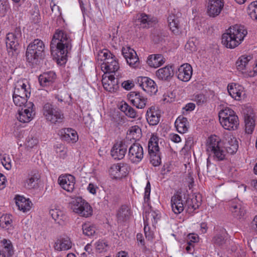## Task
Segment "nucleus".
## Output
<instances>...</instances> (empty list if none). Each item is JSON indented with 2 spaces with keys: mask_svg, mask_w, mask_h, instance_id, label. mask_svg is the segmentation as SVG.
Returning a JSON list of instances; mask_svg holds the SVG:
<instances>
[{
  "mask_svg": "<svg viewBox=\"0 0 257 257\" xmlns=\"http://www.w3.org/2000/svg\"><path fill=\"white\" fill-rule=\"evenodd\" d=\"M13 101L16 105L19 106H25L28 103L27 99L26 97H23V96H16L15 95H13Z\"/></svg>",
  "mask_w": 257,
  "mask_h": 257,
  "instance_id": "obj_48",
  "label": "nucleus"
},
{
  "mask_svg": "<svg viewBox=\"0 0 257 257\" xmlns=\"http://www.w3.org/2000/svg\"><path fill=\"white\" fill-rule=\"evenodd\" d=\"M83 233L87 236H92L95 234L96 229L94 225L89 223L82 225Z\"/></svg>",
  "mask_w": 257,
  "mask_h": 257,
  "instance_id": "obj_44",
  "label": "nucleus"
},
{
  "mask_svg": "<svg viewBox=\"0 0 257 257\" xmlns=\"http://www.w3.org/2000/svg\"><path fill=\"white\" fill-rule=\"evenodd\" d=\"M102 83L104 88L109 92H115L118 88V80L115 78L113 75L103 76Z\"/></svg>",
  "mask_w": 257,
  "mask_h": 257,
  "instance_id": "obj_24",
  "label": "nucleus"
},
{
  "mask_svg": "<svg viewBox=\"0 0 257 257\" xmlns=\"http://www.w3.org/2000/svg\"><path fill=\"white\" fill-rule=\"evenodd\" d=\"M127 149V141H121L113 146L111 150V155L115 160H121L124 157Z\"/></svg>",
  "mask_w": 257,
  "mask_h": 257,
  "instance_id": "obj_16",
  "label": "nucleus"
},
{
  "mask_svg": "<svg viewBox=\"0 0 257 257\" xmlns=\"http://www.w3.org/2000/svg\"><path fill=\"white\" fill-rule=\"evenodd\" d=\"M226 234L225 230L221 229L220 233L215 235L213 238L212 241L213 243L216 246H223L226 242Z\"/></svg>",
  "mask_w": 257,
  "mask_h": 257,
  "instance_id": "obj_38",
  "label": "nucleus"
},
{
  "mask_svg": "<svg viewBox=\"0 0 257 257\" xmlns=\"http://www.w3.org/2000/svg\"><path fill=\"white\" fill-rule=\"evenodd\" d=\"M34 105L31 102H29L26 105L25 108H22L19 111L17 119L22 122L27 123L30 122L35 115V110L34 108Z\"/></svg>",
  "mask_w": 257,
  "mask_h": 257,
  "instance_id": "obj_11",
  "label": "nucleus"
},
{
  "mask_svg": "<svg viewBox=\"0 0 257 257\" xmlns=\"http://www.w3.org/2000/svg\"><path fill=\"white\" fill-rule=\"evenodd\" d=\"M40 178V175L37 170L30 171L26 178L24 180V187L28 190H32L38 186V182Z\"/></svg>",
  "mask_w": 257,
  "mask_h": 257,
  "instance_id": "obj_12",
  "label": "nucleus"
},
{
  "mask_svg": "<svg viewBox=\"0 0 257 257\" xmlns=\"http://www.w3.org/2000/svg\"><path fill=\"white\" fill-rule=\"evenodd\" d=\"M58 181L61 187L67 192H72L74 189L75 178L72 175L61 176L58 178Z\"/></svg>",
  "mask_w": 257,
  "mask_h": 257,
  "instance_id": "obj_21",
  "label": "nucleus"
},
{
  "mask_svg": "<svg viewBox=\"0 0 257 257\" xmlns=\"http://www.w3.org/2000/svg\"><path fill=\"white\" fill-rule=\"evenodd\" d=\"M21 40L22 32L20 27H16L7 35L6 43L10 56H13L18 54L17 51Z\"/></svg>",
  "mask_w": 257,
  "mask_h": 257,
  "instance_id": "obj_7",
  "label": "nucleus"
},
{
  "mask_svg": "<svg viewBox=\"0 0 257 257\" xmlns=\"http://www.w3.org/2000/svg\"><path fill=\"white\" fill-rule=\"evenodd\" d=\"M127 97L131 103L138 109L144 108L148 102V99L139 92L132 91L128 93Z\"/></svg>",
  "mask_w": 257,
  "mask_h": 257,
  "instance_id": "obj_14",
  "label": "nucleus"
},
{
  "mask_svg": "<svg viewBox=\"0 0 257 257\" xmlns=\"http://www.w3.org/2000/svg\"><path fill=\"white\" fill-rule=\"evenodd\" d=\"M223 7V0H208L207 13L210 17L214 18L220 14Z\"/></svg>",
  "mask_w": 257,
  "mask_h": 257,
  "instance_id": "obj_17",
  "label": "nucleus"
},
{
  "mask_svg": "<svg viewBox=\"0 0 257 257\" xmlns=\"http://www.w3.org/2000/svg\"><path fill=\"white\" fill-rule=\"evenodd\" d=\"M128 135L132 136L134 139L138 140L141 136V129L138 125L132 126L128 130Z\"/></svg>",
  "mask_w": 257,
  "mask_h": 257,
  "instance_id": "obj_47",
  "label": "nucleus"
},
{
  "mask_svg": "<svg viewBox=\"0 0 257 257\" xmlns=\"http://www.w3.org/2000/svg\"><path fill=\"white\" fill-rule=\"evenodd\" d=\"M128 157L130 161L138 164L144 157V150L139 143H134L128 149Z\"/></svg>",
  "mask_w": 257,
  "mask_h": 257,
  "instance_id": "obj_10",
  "label": "nucleus"
},
{
  "mask_svg": "<svg viewBox=\"0 0 257 257\" xmlns=\"http://www.w3.org/2000/svg\"><path fill=\"white\" fill-rule=\"evenodd\" d=\"M61 139L67 143H74L78 139L77 132L71 128H64L61 129L59 132Z\"/></svg>",
  "mask_w": 257,
  "mask_h": 257,
  "instance_id": "obj_23",
  "label": "nucleus"
},
{
  "mask_svg": "<svg viewBox=\"0 0 257 257\" xmlns=\"http://www.w3.org/2000/svg\"><path fill=\"white\" fill-rule=\"evenodd\" d=\"M2 242L5 249L4 251L7 252L8 253V255H12L14 253V250L13 245L11 240L4 239L2 240Z\"/></svg>",
  "mask_w": 257,
  "mask_h": 257,
  "instance_id": "obj_50",
  "label": "nucleus"
},
{
  "mask_svg": "<svg viewBox=\"0 0 257 257\" xmlns=\"http://www.w3.org/2000/svg\"><path fill=\"white\" fill-rule=\"evenodd\" d=\"M121 86L125 89L128 90L134 86V84L132 81L127 80L122 82Z\"/></svg>",
  "mask_w": 257,
  "mask_h": 257,
  "instance_id": "obj_59",
  "label": "nucleus"
},
{
  "mask_svg": "<svg viewBox=\"0 0 257 257\" xmlns=\"http://www.w3.org/2000/svg\"><path fill=\"white\" fill-rule=\"evenodd\" d=\"M146 214L145 222H147L149 219L152 220L153 219L154 220V222L156 223L157 220L159 219L158 214L154 211H151L150 212H149L148 214L146 212Z\"/></svg>",
  "mask_w": 257,
  "mask_h": 257,
  "instance_id": "obj_54",
  "label": "nucleus"
},
{
  "mask_svg": "<svg viewBox=\"0 0 257 257\" xmlns=\"http://www.w3.org/2000/svg\"><path fill=\"white\" fill-rule=\"evenodd\" d=\"M247 33L242 26L236 25L230 27L222 35L221 42L227 48H234L242 42Z\"/></svg>",
  "mask_w": 257,
  "mask_h": 257,
  "instance_id": "obj_2",
  "label": "nucleus"
},
{
  "mask_svg": "<svg viewBox=\"0 0 257 257\" xmlns=\"http://www.w3.org/2000/svg\"><path fill=\"white\" fill-rule=\"evenodd\" d=\"M193 73L192 67L188 63H184L178 68L176 75L178 78L184 82H187L191 79Z\"/></svg>",
  "mask_w": 257,
  "mask_h": 257,
  "instance_id": "obj_19",
  "label": "nucleus"
},
{
  "mask_svg": "<svg viewBox=\"0 0 257 257\" xmlns=\"http://www.w3.org/2000/svg\"><path fill=\"white\" fill-rule=\"evenodd\" d=\"M220 140L216 136H211L207 140L206 151L209 156L211 155L217 161H222L225 159V152L220 147Z\"/></svg>",
  "mask_w": 257,
  "mask_h": 257,
  "instance_id": "obj_6",
  "label": "nucleus"
},
{
  "mask_svg": "<svg viewBox=\"0 0 257 257\" xmlns=\"http://www.w3.org/2000/svg\"><path fill=\"white\" fill-rule=\"evenodd\" d=\"M188 241H190V242H192L194 244L195 242H196L198 240V236L194 234H189L188 236Z\"/></svg>",
  "mask_w": 257,
  "mask_h": 257,
  "instance_id": "obj_64",
  "label": "nucleus"
},
{
  "mask_svg": "<svg viewBox=\"0 0 257 257\" xmlns=\"http://www.w3.org/2000/svg\"><path fill=\"white\" fill-rule=\"evenodd\" d=\"M95 244L96 249L100 252L102 251L104 248L107 246L106 243L103 242L102 240H99L97 241Z\"/></svg>",
  "mask_w": 257,
  "mask_h": 257,
  "instance_id": "obj_60",
  "label": "nucleus"
},
{
  "mask_svg": "<svg viewBox=\"0 0 257 257\" xmlns=\"http://www.w3.org/2000/svg\"><path fill=\"white\" fill-rule=\"evenodd\" d=\"M71 241L67 236L60 237L56 240L54 245L55 250L58 251L68 250L71 248Z\"/></svg>",
  "mask_w": 257,
  "mask_h": 257,
  "instance_id": "obj_27",
  "label": "nucleus"
},
{
  "mask_svg": "<svg viewBox=\"0 0 257 257\" xmlns=\"http://www.w3.org/2000/svg\"><path fill=\"white\" fill-rule=\"evenodd\" d=\"M38 143L37 138L31 134L26 139L25 145L27 148L32 149L36 146Z\"/></svg>",
  "mask_w": 257,
  "mask_h": 257,
  "instance_id": "obj_46",
  "label": "nucleus"
},
{
  "mask_svg": "<svg viewBox=\"0 0 257 257\" xmlns=\"http://www.w3.org/2000/svg\"><path fill=\"white\" fill-rule=\"evenodd\" d=\"M9 9L8 0H0V14L5 15Z\"/></svg>",
  "mask_w": 257,
  "mask_h": 257,
  "instance_id": "obj_52",
  "label": "nucleus"
},
{
  "mask_svg": "<svg viewBox=\"0 0 257 257\" xmlns=\"http://www.w3.org/2000/svg\"><path fill=\"white\" fill-rule=\"evenodd\" d=\"M245 132L248 134L252 133L254 128V119L253 116L246 114L244 115Z\"/></svg>",
  "mask_w": 257,
  "mask_h": 257,
  "instance_id": "obj_39",
  "label": "nucleus"
},
{
  "mask_svg": "<svg viewBox=\"0 0 257 257\" xmlns=\"http://www.w3.org/2000/svg\"><path fill=\"white\" fill-rule=\"evenodd\" d=\"M218 116L219 122L224 129L233 131L237 128L239 125L238 118L232 109L227 108L221 110Z\"/></svg>",
  "mask_w": 257,
  "mask_h": 257,
  "instance_id": "obj_5",
  "label": "nucleus"
},
{
  "mask_svg": "<svg viewBox=\"0 0 257 257\" xmlns=\"http://www.w3.org/2000/svg\"><path fill=\"white\" fill-rule=\"evenodd\" d=\"M151 192V184L149 181H148L146 186L145 188L144 201L148 203L150 200V195Z\"/></svg>",
  "mask_w": 257,
  "mask_h": 257,
  "instance_id": "obj_56",
  "label": "nucleus"
},
{
  "mask_svg": "<svg viewBox=\"0 0 257 257\" xmlns=\"http://www.w3.org/2000/svg\"><path fill=\"white\" fill-rule=\"evenodd\" d=\"M12 216L5 214L0 217V226L6 229H9L12 226Z\"/></svg>",
  "mask_w": 257,
  "mask_h": 257,
  "instance_id": "obj_42",
  "label": "nucleus"
},
{
  "mask_svg": "<svg viewBox=\"0 0 257 257\" xmlns=\"http://www.w3.org/2000/svg\"><path fill=\"white\" fill-rule=\"evenodd\" d=\"M138 20L140 22L141 26L144 28H149L157 23L156 17L145 13L140 14Z\"/></svg>",
  "mask_w": 257,
  "mask_h": 257,
  "instance_id": "obj_31",
  "label": "nucleus"
},
{
  "mask_svg": "<svg viewBox=\"0 0 257 257\" xmlns=\"http://www.w3.org/2000/svg\"><path fill=\"white\" fill-rule=\"evenodd\" d=\"M251 59L250 56H241L236 62L237 70L242 73H245L248 71L249 62Z\"/></svg>",
  "mask_w": 257,
  "mask_h": 257,
  "instance_id": "obj_34",
  "label": "nucleus"
},
{
  "mask_svg": "<svg viewBox=\"0 0 257 257\" xmlns=\"http://www.w3.org/2000/svg\"><path fill=\"white\" fill-rule=\"evenodd\" d=\"M98 187L92 183H89L87 187V190L92 194H95L96 192V189Z\"/></svg>",
  "mask_w": 257,
  "mask_h": 257,
  "instance_id": "obj_61",
  "label": "nucleus"
},
{
  "mask_svg": "<svg viewBox=\"0 0 257 257\" xmlns=\"http://www.w3.org/2000/svg\"><path fill=\"white\" fill-rule=\"evenodd\" d=\"M156 74L160 80L169 81L173 76L174 73L172 66L167 65L158 69Z\"/></svg>",
  "mask_w": 257,
  "mask_h": 257,
  "instance_id": "obj_28",
  "label": "nucleus"
},
{
  "mask_svg": "<svg viewBox=\"0 0 257 257\" xmlns=\"http://www.w3.org/2000/svg\"><path fill=\"white\" fill-rule=\"evenodd\" d=\"M181 13L176 11H172L169 14L167 20L170 30L175 35H179L181 32L180 26V17Z\"/></svg>",
  "mask_w": 257,
  "mask_h": 257,
  "instance_id": "obj_15",
  "label": "nucleus"
},
{
  "mask_svg": "<svg viewBox=\"0 0 257 257\" xmlns=\"http://www.w3.org/2000/svg\"><path fill=\"white\" fill-rule=\"evenodd\" d=\"M227 89L229 95L233 98L238 100L240 99L243 89L242 86L236 83H232L228 86Z\"/></svg>",
  "mask_w": 257,
  "mask_h": 257,
  "instance_id": "obj_33",
  "label": "nucleus"
},
{
  "mask_svg": "<svg viewBox=\"0 0 257 257\" xmlns=\"http://www.w3.org/2000/svg\"><path fill=\"white\" fill-rule=\"evenodd\" d=\"M119 68L118 63L116 60L115 56L109 58L106 62H103L101 65V68L106 71L107 73H115Z\"/></svg>",
  "mask_w": 257,
  "mask_h": 257,
  "instance_id": "obj_29",
  "label": "nucleus"
},
{
  "mask_svg": "<svg viewBox=\"0 0 257 257\" xmlns=\"http://www.w3.org/2000/svg\"><path fill=\"white\" fill-rule=\"evenodd\" d=\"M57 79V75L55 72L49 71L44 72L39 77V81L42 86H50L54 83Z\"/></svg>",
  "mask_w": 257,
  "mask_h": 257,
  "instance_id": "obj_26",
  "label": "nucleus"
},
{
  "mask_svg": "<svg viewBox=\"0 0 257 257\" xmlns=\"http://www.w3.org/2000/svg\"><path fill=\"white\" fill-rule=\"evenodd\" d=\"M170 140L174 143H179L181 139L180 137L177 134H171L170 136Z\"/></svg>",
  "mask_w": 257,
  "mask_h": 257,
  "instance_id": "obj_63",
  "label": "nucleus"
},
{
  "mask_svg": "<svg viewBox=\"0 0 257 257\" xmlns=\"http://www.w3.org/2000/svg\"><path fill=\"white\" fill-rule=\"evenodd\" d=\"M138 83L142 89L150 95L155 94L158 91L157 86L154 81L148 77H140Z\"/></svg>",
  "mask_w": 257,
  "mask_h": 257,
  "instance_id": "obj_13",
  "label": "nucleus"
},
{
  "mask_svg": "<svg viewBox=\"0 0 257 257\" xmlns=\"http://www.w3.org/2000/svg\"><path fill=\"white\" fill-rule=\"evenodd\" d=\"M49 214L56 223L59 224L62 223L64 215L63 211L58 208L51 209L49 210Z\"/></svg>",
  "mask_w": 257,
  "mask_h": 257,
  "instance_id": "obj_40",
  "label": "nucleus"
},
{
  "mask_svg": "<svg viewBox=\"0 0 257 257\" xmlns=\"http://www.w3.org/2000/svg\"><path fill=\"white\" fill-rule=\"evenodd\" d=\"M135 51L133 49H131L130 47L124 48L123 47L121 50V53L124 58L125 59H127L130 57H131V53Z\"/></svg>",
  "mask_w": 257,
  "mask_h": 257,
  "instance_id": "obj_57",
  "label": "nucleus"
},
{
  "mask_svg": "<svg viewBox=\"0 0 257 257\" xmlns=\"http://www.w3.org/2000/svg\"><path fill=\"white\" fill-rule=\"evenodd\" d=\"M195 105L193 103H188L183 108V114H187L188 112L191 111L194 109Z\"/></svg>",
  "mask_w": 257,
  "mask_h": 257,
  "instance_id": "obj_58",
  "label": "nucleus"
},
{
  "mask_svg": "<svg viewBox=\"0 0 257 257\" xmlns=\"http://www.w3.org/2000/svg\"><path fill=\"white\" fill-rule=\"evenodd\" d=\"M30 94V87L26 80H19L15 84L14 95L29 98Z\"/></svg>",
  "mask_w": 257,
  "mask_h": 257,
  "instance_id": "obj_20",
  "label": "nucleus"
},
{
  "mask_svg": "<svg viewBox=\"0 0 257 257\" xmlns=\"http://www.w3.org/2000/svg\"><path fill=\"white\" fill-rule=\"evenodd\" d=\"M223 141L225 148L228 153L233 154L236 152L238 145L235 138L232 137L230 135L226 134L223 137Z\"/></svg>",
  "mask_w": 257,
  "mask_h": 257,
  "instance_id": "obj_25",
  "label": "nucleus"
},
{
  "mask_svg": "<svg viewBox=\"0 0 257 257\" xmlns=\"http://www.w3.org/2000/svg\"><path fill=\"white\" fill-rule=\"evenodd\" d=\"M15 199L16 204L20 210L25 212L30 210L32 202L29 199H27L23 196L17 195Z\"/></svg>",
  "mask_w": 257,
  "mask_h": 257,
  "instance_id": "obj_32",
  "label": "nucleus"
},
{
  "mask_svg": "<svg viewBox=\"0 0 257 257\" xmlns=\"http://www.w3.org/2000/svg\"><path fill=\"white\" fill-rule=\"evenodd\" d=\"M175 124L179 133L184 134L188 131L189 122L187 118L180 116L176 120Z\"/></svg>",
  "mask_w": 257,
  "mask_h": 257,
  "instance_id": "obj_35",
  "label": "nucleus"
},
{
  "mask_svg": "<svg viewBox=\"0 0 257 257\" xmlns=\"http://www.w3.org/2000/svg\"><path fill=\"white\" fill-rule=\"evenodd\" d=\"M250 12L249 16L252 19H255L257 21V1L254 2L249 6Z\"/></svg>",
  "mask_w": 257,
  "mask_h": 257,
  "instance_id": "obj_53",
  "label": "nucleus"
},
{
  "mask_svg": "<svg viewBox=\"0 0 257 257\" xmlns=\"http://www.w3.org/2000/svg\"><path fill=\"white\" fill-rule=\"evenodd\" d=\"M45 54V44L40 39H36L28 46L26 57L27 61L33 66L39 64Z\"/></svg>",
  "mask_w": 257,
  "mask_h": 257,
  "instance_id": "obj_3",
  "label": "nucleus"
},
{
  "mask_svg": "<svg viewBox=\"0 0 257 257\" xmlns=\"http://www.w3.org/2000/svg\"><path fill=\"white\" fill-rule=\"evenodd\" d=\"M144 232L146 237L148 240H152L154 237V233L152 231H150V227L146 225V222H145V218L144 217Z\"/></svg>",
  "mask_w": 257,
  "mask_h": 257,
  "instance_id": "obj_55",
  "label": "nucleus"
},
{
  "mask_svg": "<svg viewBox=\"0 0 257 257\" xmlns=\"http://www.w3.org/2000/svg\"><path fill=\"white\" fill-rule=\"evenodd\" d=\"M43 113L46 119L53 124L62 122L64 119L62 111L50 103L44 104Z\"/></svg>",
  "mask_w": 257,
  "mask_h": 257,
  "instance_id": "obj_8",
  "label": "nucleus"
},
{
  "mask_svg": "<svg viewBox=\"0 0 257 257\" xmlns=\"http://www.w3.org/2000/svg\"><path fill=\"white\" fill-rule=\"evenodd\" d=\"M71 40L62 31L55 32L50 44L51 52L57 63L63 65L66 62L67 54L71 49Z\"/></svg>",
  "mask_w": 257,
  "mask_h": 257,
  "instance_id": "obj_1",
  "label": "nucleus"
},
{
  "mask_svg": "<svg viewBox=\"0 0 257 257\" xmlns=\"http://www.w3.org/2000/svg\"><path fill=\"white\" fill-rule=\"evenodd\" d=\"M146 117L147 122L150 125H156L160 120V112L155 106H152L148 109Z\"/></svg>",
  "mask_w": 257,
  "mask_h": 257,
  "instance_id": "obj_22",
  "label": "nucleus"
},
{
  "mask_svg": "<svg viewBox=\"0 0 257 257\" xmlns=\"http://www.w3.org/2000/svg\"><path fill=\"white\" fill-rule=\"evenodd\" d=\"M192 99L198 105H201L207 101V97L203 93H196L193 95Z\"/></svg>",
  "mask_w": 257,
  "mask_h": 257,
  "instance_id": "obj_49",
  "label": "nucleus"
},
{
  "mask_svg": "<svg viewBox=\"0 0 257 257\" xmlns=\"http://www.w3.org/2000/svg\"><path fill=\"white\" fill-rule=\"evenodd\" d=\"M1 162L3 166L8 170H10L12 168V162L9 155L4 154L2 159Z\"/></svg>",
  "mask_w": 257,
  "mask_h": 257,
  "instance_id": "obj_51",
  "label": "nucleus"
},
{
  "mask_svg": "<svg viewBox=\"0 0 257 257\" xmlns=\"http://www.w3.org/2000/svg\"><path fill=\"white\" fill-rule=\"evenodd\" d=\"M158 138L153 135L148 143V152L150 156V162L155 167L161 163V153L158 143Z\"/></svg>",
  "mask_w": 257,
  "mask_h": 257,
  "instance_id": "obj_9",
  "label": "nucleus"
},
{
  "mask_svg": "<svg viewBox=\"0 0 257 257\" xmlns=\"http://www.w3.org/2000/svg\"><path fill=\"white\" fill-rule=\"evenodd\" d=\"M82 203V206L80 209L79 215L85 217H88L91 216L92 214V208L91 206L86 201Z\"/></svg>",
  "mask_w": 257,
  "mask_h": 257,
  "instance_id": "obj_43",
  "label": "nucleus"
},
{
  "mask_svg": "<svg viewBox=\"0 0 257 257\" xmlns=\"http://www.w3.org/2000/svg\"><path fill=\"white\" fill-rule=\"evenodd\" d=\"M229 211L232 215L237 219L242 218L246 213L245 206L241 202L235 200L229 203Z\"/></svg>",
  "mask_w": 257,
  "mask_h": 257,
  "instance_id": "obj_18",
  "label": "nucleus"
},
{
  "mask_svg": "<svg viewBox=\"0 0 257 257\" xmlns=\"http://www.w3.org/2000/svg\"><path fill=\"white\" fill-rule=\"evenodd\" d=\"M131 215V210L126 205H122L119 208L117 212L118 219L120 221H124L127 219Z\"/></svg>",
  "mask_w": 257,
  "mask_h": 257,
  "instance_id": "obj_41",
  "label": "nucleus"
},
{
  "mask_svg": "<svg viewBox=\"0 0 257 257\" xmlns=\"http://www.w3.org/2000/svg\"><path fill=\"white\" fill-rule=\"evenodd\" d=\"M119 108L126 116L130 118H135L138 116L137 111L125 102H121Z\"/></svg>",
  "mask_w": 257,
  "mask_h": 257,
  "instance_id": "obj_36",
  "label": "nucleus"
},
{
  "mask_svg": "<svg viewBox=\"0 0 257 257\" xmlns=\"http://www.w3.org/2000/svg\"><path fill=\"white\" fill-rule=\"evenodd\" d=\"M165 58L162 54H152L148 56L147 63L151 67L158 68L165 62Z\"/></svg>",
  "mask_w": 257,
  "mask_h": 257,
  "instance_id": "obj_30",
  "label": "nucleus"
},
{
  "mask_svg": "<svg viewBox=\"0 0 257 257\" xmlns=\"http://www.w3.org/2000/svg\"><path fill=\"white\" fill-rule=\"evenodd\" d=\"M171 201L172 210L175 214L180 213L185 207L195 210L201 205V202L197 200V197L194 195L187 197L185 204L183 203L182 197L179 194L172 196Z\"/></svg>",
  "mask_w": 257,
  "mask_h": 257,
  "instance_id": "obj_4",
  "label": "nucleus"
},
{
  "mask_svg": "<svg viewBox=\"0 0 257 257\" xmlns=\"http://www.w3.org/2000/svg\"><path fill=\"white\" fill-rule=\"evenodd\" d=\"M131 57L126 59L127 63L131 67L136 68L139 65V59L136 51L131 53Z\"/></svg>",
  "mask_w": 257,
  "mask_h": 257,
  "instance_id": "obj_45",
  "label": "nucleus"
},
{
  "mask_svg": "<svg viewBox=\"0 0 257 257\" xmlns=\"http://www.w3.org/2000/svg\"><path fill=\"white\" fill-rule=\"evenodd\" d=\"M185 249L188 253H193L194 251V244H193L192 242H190V241H188L186 246L185 247Z\"/></svg>",
  "mask_w": 257,
  "mask_h": 257,
  "instance_id": "obj_62",
  "label": "nucleus"
},
{
  "mask_svg": "<svg viewBox=\"0 0 257 257\" xmlns=\"http://www.w3.org/2000/svg\"><path fill=\"white\" fill-rule=\"evenodd\" d=\"M85 202V200L82 197H77L72 199L70 204L71 209L73 211L79 215L80 209L82 206V202Z\"/></svg>",
  "mask_w": 257,
  "mask_h": 257,
  "instance_id": "obj_37",
  "label": "nucleus"
}]
</instances>
